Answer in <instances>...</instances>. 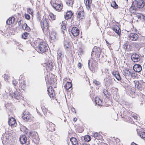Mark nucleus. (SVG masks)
I'll use <instances>...</instances> for the list:
<instances>
[{"label":"nucleus","instance_id":"1","mask_svg":"<svg viewBox=\"0 0 145 145\" xmlns=\"http://www.w3.org/2000/svg\"><path fill=\"white\" fill-rule=\"evenodd\" d=\"M51 4L52 7L57 11H60L62 8L61 0H51Z\"/></svg>","mask_w":145,"mask_h":145},{"label":"nucleus","instance_id":"2","mask_svg":"<svg viewBox=\"0 0 145 145\" xmlns=\"http://www.w3.org/2000/svg\"><path fill=\"white\" fill-rule=\"evenodd\" d=\"M38 47L37 52L39 53H44L48 50V45L44 42H40L39 45Z\"/></svg>","mask_w":145,"mask_h":145},{"label":"nucleus","instance_id":"3","mask_svg":"<svg viewBox=\"0 0 145 145\" xmlns=\"http://www.w3.org/2000/svg\"><path fill=\"white\" fill-rule=\"evenodd\" d=\"M65 58V54L63 52L60 50H58L57 51V60L58 64L62 63Z\"/></svg>","mask_w":145,"mask_h":145},{"label":"nucleus","instance_id":"4","mask_svg":"<svg viewBox=\"0 0 145 145\" xmlns=\"http://www.w3.org/2000/svg\"><path fill=\"white\" fill-rule=\"evenodd\" d=\"M50 22V19H48L46 16L43 17L42 22H41V26L43 30H44L43 29H48Z\"/></svg>","mask_w":145,"mask_h":145},{"label":"nucleus","instance_id":"5","mask_svg":"<svg viewBox=\"0 0 145 145\" xmlns=\"http://www.w3.org/2000/svg\"><path fill=\"white\" fill-rule=\"evenodd\" d=\"M29 135L33 142L36 144L38 142L39 138L37 132L35 131H32L30 133Z\"/></svg>","mask_w":145,"mask_h":145},{"label":"nucleus","instance_id":"6","mask_svg":"<svg viewBox=\"0 0 145 145\" xmlns=\"http://www.w3.org/2000/svg\"><path fill=\"white\" fill-rule=\"evenodd\" d=\"M145 1L140 0L139 1H135L133 3L132 5H135L139 8H142L145 5Z\"/></svg>","mask_w":145,"mask_h":145},{"label":"nucleus","instance_id":"7","mask_svg":"<svg viewBox=\"0 0 145 145\" xmlns=\"http://www.w3.org/2000/svg\"><path fill=\"white\" fill-rule=\"evenodd\" d=\"M77 18L79 19H83L84 17V10L82 7H80L76 13Z\"/></svg>","mask_w":145,"mask_h":145},{"label":"nucleus","instance_id":"8","mask_svg":"<svg viewBox=\"0 0 145 145\" xmlns=\"http://www.w3.org/2000/svg\"><path fill=\"white\" fill-rule=\"evenodd\" d=\"M129 37L130 40L133 41L137 40L138 39V36L135 33H131L129 35Z\"/></svg>","mask_w":145,"mask_h":145},{"label":"nucleus","instance_id":"9","mask_svg":"<svg viewBox=\"0 0 145 145\" xmlns=\"http://www.w3.org/2000/svg\"><path fill=\"white\" fill-rule=\"evenodd\" d=\"M48 94L50 97L52 99L56 98L55 92L51 87H49L48 89Z\"/></svg>","mask_w":145,"mask_h":145},{"label":"nucleus","instance_id":"10","mask_svg":"<svg viewBox=\"0 0 145 145\" xmlns=\"http://www.w3.org/2000/svg\"><path fill=\"white\" fill-rule=\"evenodd\" d=\"M55 125L51 122H48L46 127L48 131H53L55 130Z\"/></svg>","mask_w":145,"mask_h":145},{"label":"nucleus","instance_id":"11","mask_svg":"<svg viewBox=\"0 0 145 145\" xmlns=\"http://www.w3.org/2000/svg\"><path fill=\"white\" fill-rule=\"evenodd\" d=\"M30 117L29 113V112L26 111H25L23 112L22 118L24 120L27 121L30 118Z\"/></svg>","mask_w":145,"mask_h":145},{"label":"nucleus","instance_id":"12","mask_svg":"<svg viewBox=\"0 0 145 145\" xmlns=\"http://www.w3.org/2000/svg\"><path fill=\"white\" fill-rule=\"evenodd\" d=\"M131 71H130L127 69H124L123 74L126 78H129L131 76Z\"/></svg>","mask_w":145,"mask_h":145},{"label":"nucleus","instance_id":"13","mask_svg":"<svg viewBox=\"0 0 145 145\" xmlns=\"http://www.w3.org/2000/svg\"><path fill=\"white\" fill-rule=\"evenodd\" d=\"M100 53L101 50L100 48L99 47H97V46H95L93 49L91 56H92L93 54L95 53V54H97L98 56L99 55H100Z\"/></svg>","mask_w":145,"mask_h":145},{"label":"nucleus","instance_id":"14","mask_svg":"<svg viewBox=\"0 0 145 145\" xmlns=\"http://www.w3.org/2000/svg\"><path fill=\"white\" fill-rule=\"evenodd\" d=\"M131 59L134 62H137L140 59L139 56L136 54H133L131 56Z\"/></svg>","mask_w":145,"mask_h":145},{"label":"nucleus","instance_id":"15","mask_svg":"<svg viewBox=\"0 0 145 145\" xmlns=\"http://www.w3.org/2000/svg\"><path fill=\"white\" fill-rule=\"evenodd\" d=\"M53 63L52 62L49 61L46 63H44V66L47 69L51 70L53 68Z\"/></svg>","mask_w":145,"mask_h":145},{"label":"nucleus","instance_id":"16","mask_svg":"<svg viewBox=\"0 0 145 145\" xmlns=\"http://www.w3.org/2000/svg\"><path fill=\"white\" fill-rule=\"evenodd\" d=\"M8 136L5 135H3L2 137V140L3 144L4 145H7L8 143Z\"/></svg>","mask_w":145,"mask_h":145},{"label":"nucleus","instance_id":"17","mask_svg":"<svg viewBox=\"0 0 145 145\" xmlns=\"http://www.w3.org/2000/svg\"><path fill=\"white\" fill-rule=\"evenodd\" d=\"M72 33L75 37L78 36L79 34V30L76 27H73L72 29Z\"/></svg>","mask_w":145,"mask_h":145},{"label":"nucleus","instance_id":"18","mask_svg":"<svg viewBox=\"0 0 145 145\" xmlns=\"http://www.w3.org/2000/svg\"><path fill=\"white\" fill-rule=\"evenodd\" d=\"M112 29L119 36L121 33V30L120 27L117 25H114L112 27Z\"/></svg>","mask_w":145,"mask_h":145},{"label":"nucleus","instance_id":"19","mask_svg":"<svg viewBox=\"0 0 145 145\" xmlns=\"http://www.w3.org/2000/svg\"><path fill=\"white\" fill-rule=\"evenodd\" d=\"M112 74L114 77L118 81H120L121 79V77H120L119 72L116 71H113L112 72Z\"/></svg>","mask_w":145,"mask_h":145},{"label":"nucleus","instance_id":"20","mask_svg":"<svg viewBox=\"0 0 145 145\" xmlns=\"http://www.w3.org/2000/svg\"><path fill=\"white\" fill-rule=\"evenodd\" d=\"M8 123L9 125L11 126H16L17 125L16 120L13 118L9 119Z\"/></svg>","mask_w":145,"mask_h":145},{"label":"nucleus","instance_id":"21","mask_svg":"<svg viewBox=\"0 0 145 145\" xmlns=\"http://www.w3.org/2000/svg\"><path fill=\"white\" fill-rule=\"evenodd\" d=\"M133 69L135 71L139 72L142 70V67L140 65L136 64L133 66Z\"/></svg>","mask_w":145,"mask_h":145},{"label":"nucleus","instance_id":"22","mask_svg":"<svg viewBox=\"0 0 145 145\" xmlns=\"http://www.w3.org/2000/svg\"><path fill=\"white\" fill-rule=\"evenodd\" d=\"M20 141L22 144H25L27 142V137L25 135L21 136L20 138Z\"/></svg>","mask_w":145,"mask_h":145},{"label":"nucleus","instance_id":"23","mask_svg":"<svg viewBox=\"0 0 145 145\" xmlns=\"http://www.w3.org/2000/svg\"><path fill=\"white\" fill-rule=\"evenodd\" d=\"M85 4L87 9L91 11L90 6L91 4V0H87L86 1Z\"/></svg>","mask_w":145,"mask_h":145},{"label":"nucleus","instance_id":"24","mask_svg":"<svg viewBox=\"0 0 145 145\" xmlns=\"http://www.w3.org/2000/svg\"><path fill=\"white\" fill-rule=\"evenodd\" d=\"M72 13L71 10L68 11L66 13L65 16L66 19L68 20L71 18L72 15Z\"/></svg>","mask_w":145,"mask_h":145},{"label":"nucleus","instance_id":"25","mask_svg":"<svg viewBox=\"0 0 145 145\" xmlns=\"http://www.w3.org/2000/svg\"><path fill=\"white\" fill-rule=\"evenodd\" d=\"M57 35L56 33L54 31L51 32L50 37L52 40H54L56 39Z\"/></svg>","mask_w":145,"mask_h":145},{"label":"nucleus","instance_id":"26","mask_svg":"<svg viewBox=\"0 0 145 145\" xmlns=\"http://www.w3.org/2000/svg\"><path fill=\"white\" fill-rule=\"evenodd\" d=\"M20 130L25 133H27L28 132V129L26 128V127L23 125H20Z\"/></svg>","mask_w":145,"mask_h":145},{"label":"nucleus","instance_id":"27","mask_svg":"<svg viewBox=\"0 0 145 145\" xmlns=\"http://www.w3.org/2000/svg\"><path fill=\"white\" fill-rule=\"evenodd\" d=\"M95 101L96 104L99 106L101 105L102 104V101L99 97H95Z\"/></svg>","mask_w":145,"mask_h":145},{"label":"nucleus","instance_id":"28","mask_svg":"<svg viewBox=\"0 0 145 145\" xmlns=\"http://www.w3.org/2000/svg\"><path fill=\"white\" fill-rule=\"evenodd\" d=\"M15 20V18L13 17L9 18L7 21V23L9 25H10L13 23Z\"/></svg>","mask_w":145,"mask_h":145},{"label":"nucleus","instance_id":"29","mask_svg":"<svg viewBox=\"0 0 145 145\" xmlns=\"http://www.w3.org/2000/svg\"><path fill=\"white\" fill-rule=\"evenodd\" d=\"M90 60H89L88 62V66L89 69L92 72H93V69H94L95 68V66L94 65V64L93 63H91V66H90Z\"/></svg>","mask_w":145,"mask_h":145},{"label":"nucleus","instance_id":"30","mask_svg":"<svg viewBox=\"0 0 145 145\" xmlns=\"http://www.w3.org/2000/svg\"><path fill=\"white\" fill-rule=\"evenodd\" d=\"M72 87L71 83V82H67L65 85L64 86V88L67 90H69Z\"/></svg>","mask_w":145,"mask_h":145},{"label":"nucleus","instance_id":"31","mask_svg":"<svg viewBox=\"0 0 145 145\" xmlns=\"http://www.w3.org/2000/svg\"><path fill=\"white\" fill-rule=\"evenodd\" d=\"M134 84L135 87L138 89H140L141 86V84L138 81H134Z\"/></svg>","mask_w":145,"mask_h":145},{"label":"nucleus","instance_id":"32","mask_svg":"<svg viewBox=\"0 0 145 145\" xmlns=\"http://www.w3.org/2000/svg\"><path fill=\"white\" fill-rule=\"evenodd\" d=\"M22 29L26 31H29L30 30L29 27H28L27 24L24 23L22 26Z\"/></svg>","mask_w":145,"mask_h":145},{"label":"nucleus","instance_id":"33","mask_svg":"<svg viewBox=\"0 0 145 145\" xmlns=\"http://www.w3.org/2000/svg\"><path fill=\"white\" fill-rule=\"evenodd\" d=\"M14 97L15 99H18L19 98L20 94L19 92L17 91H16L14 93Z\"/></svg>","mask_w":145,"mask_h":145},{"label":"nucleus","instance_id":"34","mask_svg":"<svg viewBox=\"0 0 145 145\" xmlns=\"http://www.w3.org/2000/svg\"><path fill=\"white\" fill-rule=\"evenodd\" d=\"M73 1V0H67L66 1V3L68 6L72 7Z\"/></svg>","mask_w":145,"mask_h":145},{"label":"nucleus","instance_id":"35","mask_svg":"<svg viewBox=\"0 0 145 145\" xmlns=\"http://www.w3.org/2000/svg\"><path fill=\"white\" fill-rule=\"evenodd\" d=\"M135 5H132V6H131L129 9V10L130 12L132 13H134L135 12L136 9V7Z\"/></svg>","mask_w":145,"mask_h":145},{"label":"nucleus","instance_id":"36","mask_svg":"<svg viewBox=\"0 0 145 145\" xmlns=\"http://www.w3.org/2000/svg\"><path fill=\"white\" fill-rule=\"evenodd\" d=\"M5 92L9 94L12 97H13V96H12V95L13 93L11 92L10 89V88H7L5 89Z\"/></svg>","mask_w":145,"mask_h":145},{"label":"nucleus","instance_id":"37","mask_svg":"<svg viewBox=\"0 0 145 145\" xmlns=\"http://www.w3.org/2000/svg\"><path fill=\"white\" fill-rule=\"evenodd\" d=\"M64 46L65 48L67 49L70 46L69 42L68 41H65L64 43Z\"/></svg>","mask_w":145,"mask_h":145},{"label":"nucleus","instance_id":"38","mask_svg":"<svg viewBox=\"0 0 145 145\" xmlns=\"http://www.w3.org/2000/svg\"><path fill=\"white\" fill-rule=\"evenodd\" d=\"M111 6L112 7H113L114 8L116 9L118 8V6L116 3L115 1H113L111 4Z\"/></svg>","mask_w":145,"mask_h":145},{"label":"nucleus","instance_id":"39","mask_svg":"<svg viewBox=\"0 0 145 145\" xmlns=\"http://www.w3.org/2000/svg\"><path fill=\"white\" fill-rule=\"evenodd\" d=\"M84 139L86 141L89 142L90 140L91 139L89 136L86 135L84 137Z\"/></svg>","mask_w":145,"mask_h":145},{"label":"nucleus","instance_id":"40","mask_svg":"<svg viewBox=\"0 0 145 145\" xmlns=\"http://www.w3.org/2000/svg\"><path fill=\"white\" fill-rule=\"evenodd\" d=\"M20 86L23 89H25V88L26 86V84H25V82L23 81L22 82H21Z\"/></svg>","mask_w":145,"mask_h":145},{"label":"nucleus","instance_id":"41","mask_svg":"<svg viewBox=\"0 0 145 145\" xmlns=\"http://www.w3.org/2000/svg\"><path fill=\"white\" fill-rule=\"evenodd\" d=\"M93 136L95 138H99L101 136L100 135L99 133L97 132H94L92 133Z\"/></svg>","mask_w":145,"mask_h":145},{"label":"nucleus","instance_id":"42","mask_svg":"<svg viewBox=\"0 0 145 145\" xmlns=\"http://www.w3.org/2000/svg\"><path fill=\"white\" fill-rule=\"evenodd\" d=\"M56 81V79L55 78H50L49 81V83L51 85H52L54 84Z\"/></svg>","mask_w":145,"mask_h":145},{"label":"nucleus","instance_id":"43","mask_svg":"<svg viewBox=\"0 0 145 145\" xmlns=\"http://www.w3.org/2000/svg\"><path fill=\"white\" fill-rule=\"evenodd\" d=\"M29 34L27 33H24L22 35V37L24 39H27V37H28Z\"/></svg>","mask_w":145,"mask_h":145},{"label":"nucleus","instance_id":"44","mask_svg":"<svg viewBox=\"0 0 145 145\" xmlns=\"http://www.w3.org/2000/svg\"><path fill=\"white\" fill-rule=\"evenodd\" d=\"M139 135L142 138L145 140V132H141L139 134Z\"/></svg>","mask_w":145,"mask_h":145},{"label":"nucleus","instance_id":"45","mask_svg":"<svg viewBox=\"0 0 145 145\" xmlns=\"http://www.w3.org/2000/svg\"><path fill=\"white\" fill-rule=\"evenodd\" d=\"M48 18H49V19H50V18L52 20H55V19L56 18V17H55V15L52 13L50 14L49 15Z\"/></svg>","mask_w":145,"mask_h":145},{"label":"nucleus","instance_id":"46","mask_svg":"<svg viewBox=\"0 0 145 145\" xmlns=\"http://www.w3.org/2000/svg\"><path fill=\"white\" fill-rule=\"evenodd\" d=\"M137 74L135 72H131V76L129 78H135L136 76H137Z\"/></svg>","mask_w":145,"mask_h":145},{"label":"nucleus","instance_id":"47","mask_svg":"<svg viewBox=\"0 0 145 145\" xmlns=\"http://www.w3.org/2000/svg\"><path fill=\"white\" fill-rule=\"evenodd\" d=\"M27 11L29 14L33 16V11L32 9L29 8H27Z\"/></svg>","mask_w":145,"mask_h":145},{"label":"nucleus","instance_id":"48","mask_svg":"<svg viewBox=\"0 0 145 145\" xmlns=\"http://www.w3.org/2000/svg\"><path fill=\"white\" fill-rule=\"evenodd\" d=\"M111 91L112 93H113L114 94H116L118 91V89L116 88H112Z\"/></svg>","mask_w":145,"mask_h":145},{"label":"nucleus","instance_id":"49","mask_svg":"<svg viewBox=\"0 0 145 145\" xmlns=\"http://www.w3.org/2000/svg\"><path fill=\"white\" fill-rule=\"evenodd\" d=\"M103 92L104 94L106 97L109 95V92L107 90L104 89L103 90Z\"/></svg>","mask_w":145,"mask_h":145},{"label":"nucleus","instance_id":"50","mask_svg":"<svg viewBox=\"0 0 145 145\" xmlns=\"http://www.w3.org/2000/svg\"><path fill=\"white\" fill-rule=\"evenodd\" d=\"M61 29L62 30H65L66 28V25L65 23L62 22L61 24Z\"/></svg>","mask_w":145,"mask_h":145},{"label":"nucleus","instance_id":"51","mask_svg":"<svg viewBox=\"0 0 145 145\" xmlns=\"http://www.w3.org/2000/svg\"><path fill=\"white\" fill-rule=\"evenodd\" d=\"M24 16L25 18L27 20L29 19L30 18V16L27 14H25Z\"/></svg>","mask_w":145,"mask_h":145},{"label":"nucleus","instance_id":"52","mask_svg":"<svg viewBox=\"0 0 145 145\" xmlns=\"http://www.w3.org/2000/svg\"><path fill=\"white\" fill-rule=\"evenodd\" d=\"M70 140L72 144L73 142H75V141L77 140V139L75 138L72 137L71 138Z\"/></svg>","mask_w":145,"mask_h":145},{"label":"nucleus","instance_id":"53","mask_svg":"<svg viewBox=\"0 0 145 145\" xmlns=\"http://www.w3.org/2000/svg\"><path fill=\"white\" fill-rule=\"evenodd\" d=\"M137 17L138 19H141V17H143V15L141 14H138L137 15Z\"/></svg>","mask_w":145,"mask_h":145},{"label":"nucleus","instance_id":"54","mask_svg":"<svg viewBox=\"0 0 145 145\" xmlns=\"http://www.w3.org/2000/svg\"><path fill=\"white\" fill-rule=\"evenodd\" d=\"M128 46V44L127 43H125L123 46L124 49L125 50H127V48Z\"/></svg>","mask_w":145,"mask_h":145},{"label":"nucleus","instance_id":"55","mask_svg":"<svg viewBox=\"0 0 145 145\" xmlns=\"http://www.w3.org/2000/svg\"><path fill=\"white\" fill-rule=\"evenodd\" d=\"M93 83L96 85L98 86V85H99V82L97 81V80H95L93 82Z\"/></svg>","mask_w":145,"mask_h":145},{"label":"nucleus","instance_id":"56","mask_svg":"<svg viewBox=\"0 0 145 145\" xmlns=\"http://www.w3.org/2000/svg\"><path fill=\"white\" fill-rule=\"evenodd\" d=\"M133 45L135 47H137L138 46V44L137 43H136L135 42H133L132 43Z\"/></svg>","mask_w":145,"mask_h":145},{"label":"nucleus","instance_id":"57","mask_svg":"<svg viewBox=\"0 0 145 145\" xmlns=\"http://www.w3.org/2000/svg\"><path fill=\"white\" fill-rule=\"evenodd\" d=\"M12 84L15 86H16V85L18 84V82H17L16 80H13L12 81Z\"/></svg>","mask_w":145,"mask_h":145},{"label":"nucleus","instance_id":"58","mask_svg":"<svg viewBox=\"0 0 145 145\" xmlns=\"http://www.w3.org/2000/svg\"><path fill=\"white\" fill-rule=\"evenodd\" d=\"M72 145H78V142L76 140L72 143Z\"/></svg>","mask_w":145,"mask_h":145},{"label":"nucleus","instance_id":"59","mask_svg":"<svg viewBox=\"0 0 145 145\" xmlns=\"http://www.w3.org/2000/svg\"><path fill=\"white\" fill-rule=\"evenodd\" d=\"M71 110L73 112H74L75 113H76L75 112V109L74 108H72L71 109Z\"/></svg>","mask_w":145,"mask_h":145},{"label":"nucleus","instance_id":"60","mask_svg":"<svg viewBox=\"0 0 145 145\" xmlns=\"http://www.w3.org/2000/svg\"><path fill=\"white\" fill-rule=\"evenodd\" d=\"M78 66L80 68H81V64L80 63H79L78 64Z\"/></svg>","mask_w":145,"mask_h":145},{"label":"nucleus","instance_id":"61","mask_svg":"<svg viewBox=\"0 0 145 145\" xmlns=\"http://www.w3.org/2000/svg\"><path fill=\"white\" fill-rule=\"evenodd\" d=\"M142 20H145V16L143 15V17H141V19Z\"/></svg>","mask_w":145,"mask_h":145},{"label":"nucleus","instance_id":"62","mask_svg":"<svg viewBox=\"0 0 145 145\" xmlns=\"http://www.w3.org/2000/svg\"><path fill=\"white\" fill-rule=\"evenodd\" d=\"M40 15H38V16L37 18H38V19L39 20V21H40L41 20V19H40Z\"/></svg>","mask_w":145,"mask_h":145},{"label":"nucleus","instance_id":"63","mask_svg":"<svg viewBox=\"0 0 145 145\" xmlns=\"http://www.w3.org/2000/svg\"><path fill=\"white\" fill-rule=\"evenodd\" d=\"M82 145H89V144H87L86 142H84L82 144Z\"/></svg>","mask_w":145,"mask_h":145},{"label":"nucleus","instance_id":"64","mask_svg":"<svg viewBox=\"0 0 145 145\" xmlns=\"http://www.w3.org/2000/svg\"><path fill=\"white\" fill-rule=\"evenodd\" d=\"M77 120V118H74L73 119V121H74L76 122Z\"/></svg>","mask_w":145,"mask_h":145}]
</instances>
